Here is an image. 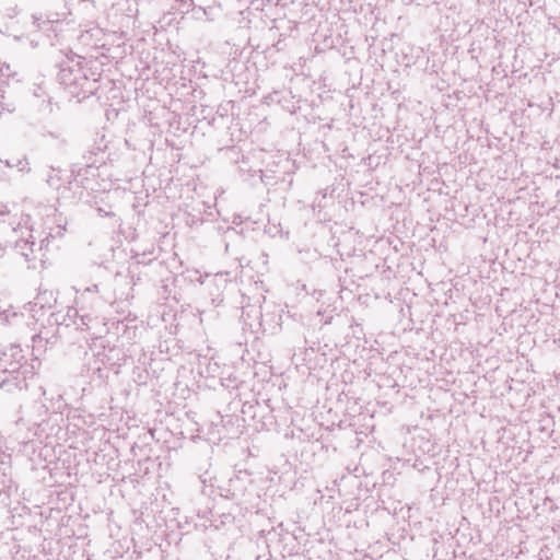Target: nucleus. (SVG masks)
<instances>
[{
    "mask_svg": "<svg viewBox=\"0 0 560 560\" xmlns=\"http://www.w3.org/2000/svg\"><path fill=\"white\" fill-rule=\"evenodd\" d=\"M73 70L70 68H62L60 70L59 77L63 84L66 85H77L79 84L80 78L78 75H74L71 78Z\"/></svg>",
    "mask_w": 560,
    "mask_h": 560,
    "instance_id": "obj_3",
    "label": "nucleus"
},
{
    "mask_svg": "<svg viewBox=\"0 0 560 560\" xmlns=\"http://www.w3.org/2000/svg\"><path fill=\"white\" fill-rule=\"evenodd\" d=\"M9 458H10V455L2 456L0 458V464L1 465H7L9 463Z\"/></svg>",
    "mask_w": 560,
    "mask_h": 560,
    "instance_id": "obj_5",
    "label": "nucleus"
},
{
    "mask_svg": "<svg viewBox=\"0 0 560 560\" xmlns=\"http://www.w3.org/2000/svg\"><path fill=\"white\" fill-rule=\"evenodd\" d=\"M9 167H18L20 172L28 171V163L25 160H18L16 163L5 162Z\"/></svg>",
    "mask_w": 560,
    "mask_h": 560,
    "instance_id": "obj_4",
    "label": "nucleus"
},
{
    "mask_svg": "<svg viewBox=\"0 0 560 560\" xmlns=\"http://www.w3.org/2000/svg\"><path fill=\"white\" fill-rule=\"evenodd\" d=\"M22 349L19 346H11L9 352L0 357V369L8 374L1 381V388L11 392L13 388H27V381L35 376V365L22 363Z\"/></svg>",
    "mask_w": 560,
    "mask_h": 560,
    "instance_id": "obj_1",
    "label": "nucleus"
},
{
    "mask_svg": "<svg viewBox=\"0 0 560 560\" xmlns=\"http://www.w3.org/2000/svg\"><path fill=\"white\" fill-rule=\"evenodd\" d=\"M97 289H98V288H97V285L95 284V285H93L92 288H86V289H85V291H88V292H96V291H97Z\"/></svg>",
    "mask_w": 560,
    "mask_h": 560,
    "instance_id": "obj_6",
    "label": "nucleus"
},
{
    "mask_svg": "<svg viewBox=\"0 0 560 560\" xmlns=\"http://www.w3.org/2000/svg\"><path fill=\"white\" fill-rule=\"evenodd\" d=\"M0 234L5 236L7 244L13 245L19 253L25 258L31 260L35 252V242L33 241L32 231L26 225L9 229L5 225L0 228Z\"/></svg>",
    "mask_w": 560,
    "mask_h": 560,
    "instance_id": "obj_2",
    "label": "nucleus"
},
{
    "mask_svg": "<svg viewBox=\"0 0 560 560\" xmlns=\"http://www.w3.org/2000/svg\"><path fill=\"white\" fill-rule=\"evenodd\" d=\"M5 470H7V468H3L2 477H5V476H7Z\"/></svg>",
    "mask_w": 560,
    "mask_h": 560,
    "instance_id": "obj_7",
    "label": "nucleus"
}]
</instances>
